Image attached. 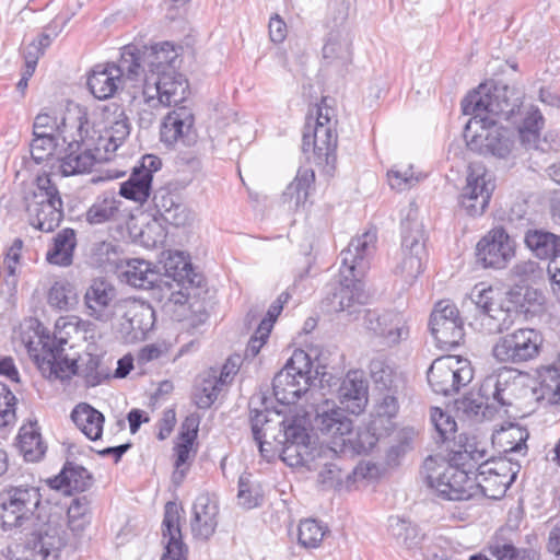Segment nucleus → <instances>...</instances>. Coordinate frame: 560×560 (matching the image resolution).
<instances>
[{
    "mask_svg": "<svg viewBox=\"0 0 560 560\" xmlns=\"http://www.w3.org/2000/svg\"><path fill=\"white\" fill-rule=\"evenodd\" d=\"M249 421L262 457H269L265 447V439L269 436L276 442L281 459L290 467L304 466L314 458L304 417L282 418L279 412L254 409L250 410Z\"/></svg>",
    "mask_w": 560,
    "mask_h": 560,
    "instance_id": "nucleus-1",
    "label": "nucleus"
},
{
    "mask_svg": "<svg viewBox=\"0 0 560 560\" xmlns=\"http://www.w3.org/2000/svg\"><path fill=\"white\" fill-rule=\"evenodd\" d=\"M469 298L478 311L475 324L481 331L489 335L509 329L524 307L521 292L515 290L501 292L483 283L476 284Z\"/></svg>",
    "mask_w": 560,
    "mask_h": 560,
    "instance_id": "nucleus-2",
    "label": "nucleus"
},
{
    "mask_svg": "<svg viewBox=\"0 0 560 560\" xmlns=\"http://www.w3.org/2000/svg\"><path fill=\"white\" fill-rule=\"evenodd\" d=\"M517 387L516 380L508 373L488 375L477 393L456 401L457 410L476 421L492 419L502 407L512 405Z\"/></svg>",
    "mask_w": 560,
    "mask_h": 560,
    "instance_id": "nucleus-3",
    "label": "nucleus"
},
{
    "mask_svg": "<svg viewBox=\"0 0 560 560\" xmlns=\"http://www.w3.org/2000/svg\"><path fill=\"white\" fill-rule=\"evenodd\" d=\"M524 94L518 89L505 84H495L487 89L480 84L462 101L464 115L491 117L495 116L510 120L520 112Z\"/></svg>",
    "mask_w": 560,
    "mask_h": 560,
    "instance_id": "nucleus-4",
    "label": "nucleus"
},
{
    "mask_svg": "<svg viewBox=\"0 0 560 560\" xmlns=\"http://www.w3.org/2000/svg\"><path fill=\"white\" fill-rule=\"evenodd\" d=\"M34 327H36L35 334L38 337L36 346L31 338H23V341L42 375L48 380H70L78 373V365L75 360H70L65 354L63 341H51L50 337L44 334L40 323L31 319L30 328Z\"/></svg>",
    "mask_w": 560,
    "mask_h": 560,
    "instance_id": "nucleus-5",
    "label": "nucleus"
},
{
    "mask_svg": "<svg viewBox=\"0 0 560 560\" xmlns=\"http://www.w3.org/2000/svg\"><path fill=\"white\" fill-rule=\"evenodd\" d=\"M66 544L67 533L57 520L43 522L37 517L23 541L11 551V560H59Z\"/></svg>",
    "mask_w": 560,
    "mask_h": 560,
    "instance_id": "nucleus-6",
    "label": "nucleus"
},
{
    "mask_svg": "<svg viewBox=\"0 0 560 560\" xmlns=\"http://www.w3.org/2000/svg\"><path fill=\"white\" fill-rule=\"evenodd\" d=\"M464 137L469 150L499 159L508 158L515 147L514 130L500 126L493 118L471 117L466 125Z\"/></svg>",
    "mask_w": 560,
    "mask_h": 560,
    "instance_id": "nucleus-7",
    "label": "nucleus"
},
{
    "mask_svg": "<svg viewBox=\"0 0 560 560\" xmlns=\"http://www.w3.org/2000/svg\"><path fill=\"white\" fill-rule=\"evenodd\" d=\"M469 470L447 459L446 464L438 465L430 456L424 460L421 476L428 488L447 501H465L475 495L474 482Z\"/></svg>",
    "mask_w": 560,
    "mask_h": 560,
    "instance_id": "nucleus-8",
    "label": "nucleus"
},
{
    "mask_svg": "<svg viewBox=\"0 0 560 560\" xmlns=\"http://www.w3.org/2000/svg\"><path fill=\"white\" fill-rule=\"evenodd\" d=\"M95 133L96 130L88 119L82 132L73 130L65 135L62 142L66 145L57 151L59 170L63 176L90 172L96 162L107 159L96 145Z\"/></svg>",
    "mask_w": 560,
    "mask_h": 560,
    "instance_id": "nucleus-9",
    "label": "nucleus"
},
{
    "mask_svg": "<svg viewBox=\"0 0 560 560\" xmlns=\"http://www.w3.org/2000/svg\"><path fill=\"white\" fill-rule=\"evenodd\" d=\"M331 108L316 106L314 125L311 124L313 114L308 115L303 132L302 150L304 153L312 151L315 164L334 168L337 160L338 136L335 122H331Z\"/></svg>",
    "mask_w": 560,
    "mask_h": 560,
    "instance_id": "nucleus-10",
    "label": "nucleus"
},
{
    "mask_svg": "<svg viewBox=\"0 0 560 560\" xmlns=\"http://www.w3.org/2000/svg\"><path fill=\"white\" fill-rule=\"evenodd\" d=\"M313 363L304 350H295L272 380V392L278 402L295 404L306 394L313 382Z\"/></svg>",
    "mask_w": 560,
    "mask_h": 560,
    "instance_id": "nucleus-11",
    "label": "nucleus"
},
{
    "mask_svg": "<svg viewBox=\"0 0 560 560\" xmlns=\"http://www.w3.org/2000/svg\"><path fill=\"white\" fill-rule=\"evenodd\" d=\"M42 501L39 488L30 485L9 486L0 492V523L4 530L30 522Z\"/></svg>",
    "mask_w": 560,
    "mask_h": 560,
    "instance_id": "nucleus-12",
    "label": "nucleus"
},
{
    "mask_svg": "<svg viewBox=\"0 0 560 560\" xmlns=\"http://www.w3.org/2000/svg\"><path fill=\"white\" fill-rule=\"evenodd\" d=\"M36 186L34 202L27 207L30 224L42 232H52L63 219L59 190L48 175L37 176Z\"/></svg>",
    "mask_w": 560,
    "mask_h": 560,
    "instance_id": "nucleus-13",
    "label": "nucleus"
},
{
    "mask_svg": "<svg viewBox=\"0 0 560 560\" xmlns=\"http://www.w3.org/2000/svg\"><path fill=\"white\" fill-rule=\"evenodd\" d=\"M131 48H122L117 63L97 65L88 78V88L94 97L107 100L112 97L124 79L137 81V66Z\"/></svg>",
    "mask_w": 560,
    "mask_h": 560,
    "instance_id": "nucleus-14",
    "label": "nucleus"
},
{
    "mask_svg": "<svg viewBox=\"0 0 560 560\" xmlns=\"http://www.w3.org/2000/svg\"><path fill=\"white\" fill-rule=\"evenodd\" d=\"M143 82V96L150 108L158 104L176 106L184 102L188 94V81L176 69L145 74Z\"/></svg>",
    "mask_w": 560,
    "mask_h": 560,
    "instance_id": "nucleus-15",
    "label": "nucleus"
},
{
    "mask_svg": "<svg viewBox=\"0 0 560 560\" xmlns=\"http://www.w3.org/2000/svg\"><path fill=\"white\" fill-rule=\"evenodd\" d=\"M431 335L442 350L458 347L465 337L464 322L457 306L448 300L439 301L431 313Z\"/></svg>",
    "mask_w": 560,
    "mask_h": 560,
    "instance_id": "nucleus-16",
    "label": "nucleus"
},
{
    "mask_svg": "<svg viewBox=\"0 0 560 560\" xmlns=\"http://www.w3.org/2000/svg\"><path fill=\"white\" fill-rule=\"evenodd\" d=\"M541 335L533 328H521L502 336L494 345V358L505 363H524L538 357Z\"/></svg>",
    "mask_w": 560,
    "mask_h": 560,
    "instance_id": "nucleus-17",
    "label": "nucleus"
},
{
    "mask_svg": "<svg viewBox=\"0 0 560 560\" xmlns=\"http://www.w3.org/2000/svg\"><path fill=\"white\" fill-rule=\"evenodd\" d=\"M313 428L320 434L330 438L335 447H331L332 453H337L336 447H343L347 442L351 443V435L353 433V422L346 413L343 408L336 405L335 401L325 399L323 402L315 407V416L312 420Z\"/></svg>",
    "mask_w": 560,
    "mask_h": 560,
    "instance_id": "nucleus-18",
    "label": "nucleus"
},
{
    "mask_svg": "<svg viewBox=\"0 0 560 560\" xmlns=\"http://www.w3.org/2000/svg\"><path fill=\"white\" fill-rule=\"evenodd\" d=\"M460 361L452 355L435 359L430 365L427 378L435 394L450 396L458 393L462 386L467 385L471 378V370L459 366Z\"/></svg>",
    "mask_w": 560,
    "mask_h": 560,
    "instance_id": "nucleus-19",
    "label": "nucleus"
},
{
    "mask_svg": "<svg viewBox=\"0 0 560 560\" xmlns=\"http://www.w3.org/2000/svg\"><path fill=\"white\" fill-rule=\"evenodd\" d=\"M494 187L491 174L483 166L471 165L458 203L468 215H481L489 205Z\"/></svg>",
    "mask_w": 560,
    "mask_h": 560,
    "instance_id": "nucleus-20",
    "label": "nucleus"
},
{
    "mask_svg": "<svg viewBox=\"0 0 560 560\" xmlns=\"http://www.w3.org/2000/svg\"><path fill=\"white\" fill-rule=\"evenodd\" d=\"M124 48H131L137 66V81L145 74H158L162 71L176 69L178 51L170 42H162L151 46L138 47L137 45H127Z\"/></svg>",
    "mask_w": 560,
    "mask_h": 560,
    "instance_id": "nucleus-21",
    "label": "nucleus"
},
{
    "mask_svg": "<svg viewBox=\"0 0 560 560\" xmlns=\"http://www.w3.org/2000/svg\"><path fill=\"white\" fill-rule=\"evenodd\" d=\"M514 242L509 232L502 228H493L476 246L477 261L485 268L502 269L514 256Z\"/></svg>",
    "mask_w": 560,
    "mask_h": 560,
    "instance_id": "nucleus-22",
    "label": "nucleus"
},
{
    "mask_svg": "<svg viewBox=\"0 0 560 560\" xmlns=\"http://www.w3.org/2000/svg\"><path fill=\"white\" fill-rule=\"evenodd\" d=\"M88 109L81 105H73L67 108L59 120L48 113H39L33 124V135H44L65 139V135L75 130L82 132L88 124Z\"/></svg>",
    "mask_w": 560,
    "mask_h": 560,
    "instance_id": "nucleus-23",
    "label": "nucleus"
},
{
    "mask_svg": "<svg viewBox=\"0 0 560 560\" xmlns=\"http://www.w3.org/2000/svg\"><path fill=\"white\" fill-rule=\"evenodd\" d=\"M162 166L159 156L147 154L142 156L138 166H135L130 177L120 185L121 197L143 203L148 200L152 190L153 174Z\"/></svg>",
    "mask_w": 560,
    "mask_h": 560,
    "instance_id": "nucleus-24",
    "label": "nucleus"
},
{
    "mask_svg": "<svg viewBox=\"0 0 560 560\" xmlns=\"http://www.w3.org/2000/svg\"><path fill=\"white\" fill-rule=\"evenodd\" d=\"M104 117L108 126L104 135L95 133L96 145L101 152L114 153L129 137L131 126L121 105L112 103L104 107Z\"/></svg>",
    "mask_w": 560,
    "mask_h": 560,
    "instance_id": "nucleus-25",
    "label": "nucleus"
},
{
    "mask_svg": "<svg viewBox=\"0 0 560 560\" xmlns=\"http://www.w3.org/2000/svg\"><path fill=\"white\" fill-rule=\"evenodd\" d=\"M376 230H369L352 238L348 247L340 254V268L348 273L354 272L355 276H364L376 250Z\"/></svg>",
    "mask_w": 560,
    "mask_h": 560,
    "instance_id": "nucleus-26",
    "label": "nucleus"
},
{
    "mask_svg": "<svg viewBox=\"0 0 560 560\" xmlns=\"http://www.w3.org/2000/svg\"><path fill=\"white\" fill-rule=\"evenodd\" d=\"M116 295V288L112 282L104 278L93 279L83 296L88 315L102 323L112 320Z\"/></svg>",
    "mask_w": 560,
    "mask_h": 560,
    "instance_id": "nucleus-27",
    "label": "nucleus"
},
{
    "mask_svg": "<svg viewBox=\"0 0 560 560\" xmlns=\"http://www.w3.org/2000/svg\"><path fill=\"white\" fill-rule=\"evenodd\" d=\"M364 325L369 331L382 338L387 346L397 345L408 336L405 320L396 312L387 311L381 313L376 310H366Z\"/></svg>",
    "mask_w": 560,
    "mask_h": 560,
    "instance_id": "nucleus-28",
    "label": "nucleus"
},
{
    "mask_svg": "<svg viewBox=\"0 0 560 560\" xmlns=\"http://www.w3.org/2000/svg\"><path fill=\"white\" fill-rule=\"evenodd\" d=\"M195 117L190 109L179 107L168 113L161 126V141L166 145L182 142L191 145L196 142L197 133L194 128Z\"/></svg>",
    "mask_w": 560,
    "mask_h": 560,
    "instance_id": "nucleus-29",
    "label": "nucleus"
},
{
    "mask_svg": "<svg viewBox=\"0 0 560 560\" xmlns=\"http://www.w3.org/2000/svg\"><path fill=\"white\" fill-rule=\"evenodd\" d=\"M339 276V283L331 294L330 304L336 312L347 311L349 314H353L354 307L365 304L369 298L362 281L364 276L345 272L342 268H340Z\"/></svg>",
    "mask_w": 560,
    "mask_h": 560,
    "instance_id": "nucleus-30",
    "label": "nucleus"
},
{
    "mask_svg": "<svg viewBox=\"0 0 560 560\" xmlns=\"http://www.w3.org/2000/svg\"><path fill=\"white\" fill-rule=\"evenodd\" d=\"M400 235L401 253L417 254L427 257L425 243L428 237L416 202H410L408 207L402 210Z\"/></svg>",
    "mask_w": 560,
    "mask_h": 560,
    "instance_id": "nucleus-31",
    "label": "nucleus"
},
{
    "mask_svg": "<svg viewBox=\"0 0 560 560\" xmlns=\"http://www.w3.org/2000/svg\"><path fill=\"white\" fill-rule=\"evenodd\" d=\"M152 202L155 220L160 218L174 226H184L190 220V211L182 201L180 196L172 192L167 187L154 190Z\"/></svg>",
    "mask_w": 560,
    "mask_h": 560,
    "instance_id": "nucleus-32",
    "label": "nucleus"
},
{
    "mask_svg": "<svg viewBox=\"0 0 560 560\" xmlns=\"http://www.w3.org/2000/svg\"><path fill=\"white\" fill-rule=\"evenodd\" d=\"M447 450L451 463L466 468L471 474L481 463H489L485 444L475 436L469 438L466 434H459L458 439L447 446Z\"/></svg>",
    "mask_w": 560,
    "mask_h": 560,
    "instance_id": "nucleus-33",
    "label": "nucleus"
},
{
    "mask_svg": "<svg viewBox=\"0 0 560 560\" xmlns=\"http://www.w3.org/2000/svg\"><path fill=\"white\" fill-rule=\"evenodd\" d=\"M218 503L208 493L198 495L192 505V517L190 520L192 536L208 540L218 526Z\"/></svg>",
    "mask_w": 560,
    "mask_h": 560,
    "instance_id": "nucleus-34",
    "label": "nucleus"
},
{
    "mask_svg": "<svg viewBox=\"0 0 560 560\" xmlns=\"http://www.w3.org/2000/svg\"><path fill=\"white\" fill-rule=\"evenodd\" d=\"M162 534L167 542L161 560H186L187 547L182 539L179 512L175 502L168 501L164 506Z\"/></svg>",
    "mask_w": 560,
    "mask_h": 560,
    "instance_id": "nucleus-35",
    "label": "nucleus"
},
{
    "mask_svg": "<svg viewBox=\"0 0 560 560\" xmlns=\"http://www.w3.org/2000/svg\"><path fill=\"white\" fill-rule=\"evenodd\" d=\"M125 313L121 327L132 340L144 339L155 325V311L145 302L128 301L125 303Z\"/></svg>",
    "mask_w": 560,
    "mask_h": 560,
    "instance_id": "nucleus-36",
    "label": "nucleus"
},
{
    "mask_svg": "<svg viewBox=\"0 0 560 560\" xmlns=\"http://www.w3.org/2000/svg\"><path fill=\"white\" fill-rule=\"evenodd\" d=\"M338 398L353 415L362 412L369 400L368 383L360 371H349L338 388Z\"/></svg>",
    "mask_w": 560,
    "mask_h": 560,
    "instance_id": "nucleus-37",
    "label": "nucleus"
},
{
    "mask_svg": "<svg viewBox=\"0 0 560 560\" xmlns=\"http://www.w3.org/2000/svg\"><path fill=\"white\" fill-rule=\"evenodd\" d=\"M477 483L474 485V491L479 490L483 497L492 500L502 499L516 477L515 472L511 476L500 472L489 463H481L477 467Z\"/></svg>",
    "mask_w": 560,
    "mask_h": 560,
    "instance_id": "nucleus-38",
    "label": "nucleus"
},
{
    "mask_svg": "<svg viewBox=\"0 0 560 560\" xmlns=\"http://www.w3.org/2000/svg\"><path fill=\"white\" fill-rule=\"evenodd\" d=\"M198 427L199 419L194 415L186 417L182 423L178 436L179 442L174 447L176 471L173 478L175 482L180 481L185 477V470L180 469V467L188 464V462L195 457L196 451L194 450V443L198 436Z\"/></svg>",
    "mask_w": 560,
    "mask_h": 560,
    "instance_id": "nucleus-39",
    "label": "nucleus"
},
{
    "mask_svg": "<svg viewBox=\"0 0 560 560\" xmlns=\"http://www.w3.org/2000/svg\"><path fill=\"white\" fill-rule=\"evenodd\" d=\"M92 475L81 465L66 462L60 472L47 480L51 489L71 494L73 491L83 492L92 485Z\"/></svg>",
    "mask_w": 560,
    "mask_h": 560,
    "instance_id": "nucleus-40",
    "label": "nucleus"
},
{
    "mask_svg": "<svg viewBox=\"0 0 560 560\" xmlns=\"http://www.w3.org/2000/svg\"><path fill=\"white\" fill-rule=\"evenodd\" d=\"M162 283L170 285V280L177 282L179 285L199 287L201 278L194 271L190 261L186 259L183 253L175 252L170 254L163 265Z\"/></svg>",
    "mask_w": 560,
    "mask_h": 560,
    "instance_id": "nucleus-41",
    "label": "nucleus"
},
{
    "mask_svg": "<svg viewBox=\"0 0 560 560\" xmlns=\"http://www.w3.org/2000/svg\"><path fill=\"white\" fill-rule=\"evenodd\" d=\"M524 244L539 259L551 261L560 257V235L542 228L527 231Z\"/></svg>",
    "mask_w": 560,
    "mask_h": 560,
    "instance_id": "nucleus-42",
    "label": "nucleus"
},
{
    "mask_svg": "<svg viewBox=\"0 0 560 560\" xmlns=\"http://www.w3.org/2000/svg\"><path fill=\"white\" fill-rule=\"evenodd\" d=\"M124 277L128 284L143 290L160 288L163 281L161 271L143 259L128 260Z\"/></svg>",
    "mask_w": 560,
    "mask_h": 560,
    "instance_id": "nucleus-43",
    "label": "nucleus"
},
{
    "mask_svg": "<svg viewBox=\"0 0 560 560\" xmlns=\"http://www.w3.org/2000/svg\"><path fill=\"white\" fill-rule=\"evenodd\" d=\"M75 247V231L70 228L62 229L54 236L52 246L46 254V260L51 265L68 267L73 261Z\"/></svg>",
    "mask_w": 560,
    "mask_h": 560,
    "instance_id": "nucleus-44",
    "label": "nucleus"
},
{
    "mask_svg": "<svg viewBox=\"0 0 560 560\" xmlns=\"http://www.w3.org/2000/svg\"><path fill=\"white\" fill-rule=\"evenodd\" d=\"M16 445L26 462H38L43 458L47 446L42 439L36 420L20 428Z\"/></svg>",
    "mask_w": 560,
    "mask_h": 560,
    "instance_id": "nucleus-45",
    "label": "nucleus"
},
{
    "mask_svg": "<svg viewBox=\"0 0 560 560\" xmlns=\"http://www.w3.org/2000/svg\"><path fill=\"white\" fill-rule=\"evenodd\" d=\"M71 419L78 429L92 441L101 439L105 418L89 404H79L71 412Z\"/></svg>",
    "mask_w": 560,
    "mask_h": 560,
    "instance_id": "nucleus-46",
    "label": "nucleus"
},
{
    "mask_svg": "<svg viewBox=\"0 0 560 560\" xmlns=\"http://www.w3.org/2000/svg\"><path fill=\"white\" fill-rule=\"evenodd\" d=\"M533 398L546 405L560 402V370L555 366L547 368L540 374L538 386L530 388Z\"/></svg>",
    "mask_w": 560,
    "mask_h": 560,
    "instance_id": "nucleus-47",
    "label": "nucleus"
},
{
    "mask_svg": "<svg viewBox=\"0 0 560 560\" xmlns=\"http://www.w3.org/2000/svg\"><path fill=\"white\" fill-rule=\"evenodd\" d=\"M121 200L112 194H103L96 198L85 213L89 224L96 225L113 221L117 218Z\"/></svg>",
    "mask_w": 560,
    "mask_h": 560,
    "instance_id": "nucleus-48",
    "label": "nucleus"
},
{
    "mask_svg": "<svg viewBox=\"0 0 560 560\" xmlns=\"http://www.w3.org/2000/svg\"><path fill=\"white\" fill-rule=\"evenodd\" d=\"M544 117L540 110L537 107L532 106L527 112L523 124L517 130L518 140L525 149H538L540 131L544 127Z\"/></svg>",
    "mask_w": 560,
    "mask_h": 560,
    "instance_id": "nucleus-49",
    "label": "nucleus"
},
{
    "mask_svg": "<svg viewBox=\"0 0 560 560\" xmlns=\"http://www.w3.org/2000/svg\"><path fill=\"white\" fill-rule=\"evenodd\" d=\"M314 180L315 174L311 168H299L295 178L288 185L282 195L284 201L293 202L295 207L304 205Z\"/></svg>",
    "mask_w": 560,
    "mask_h": 560,
    "instance_id": "nucleus-50",
    "label": "nucleus"
},
{
    "mask_svg": "<svg viewBox=\"0 0 560 560\" xmlns=\"http://www.w3.org/2000/svg\"><path fill=\"white\" fill-rule=\"evenodd\" d=\"M119 246L110 241L93 243L90 250V262L96 268L113 270L118 267Z\"/></svg>",
    "mask_w": 560,
    "mask_h": 560,
    "instance_id": "nucleus-51",
    "label": "nucleus"
},
{
    "mask_svg": "<svg viewBox=\"0 0 560 560\" xmlns=\"http://www.w3.org/2000/svg\"><path fill=\"white\" fill-rule=\"evenodd\" d=\"M430 420L434 427L435 435L433 436L436 443L452 445L455 440L457 424L455 419L444 412L439 407H432L430 411Z\"/></svg>",
    "mask_w": 560,
    "mask_h": 560,
    "instance_id": "nucleus-52",
    "label": "nucleus"
},
{
    "mask_svg": "<svg viewBox=\"0 0 560 560\" xmlns=\"http://www.w3.org/2000/svg\"><path fill=\"white\" fill-rule=\"evenodd\" d=\"M90 500L86 495L74 498L67 510L68 527L75 535H80L90 524Z\"/></svg>",
    "mask_w": 560,
    "mask_h": 560,
    "instance_id": "nucleus-53",
    "label": "nucleus"
},
{
    "mask_svg": "<svg viewBox=\"0 0 560 560\" xmlns=\"http://www.w3.org/2000/svg\"><path fill=\"white\" fill-rule=\"evenodd\" d=\"M425 258V256L400 252L399 259L395 265L393 272L395 276L400 277L405 283L410 285L419 275L422 273Z\"/></svg>",
    "mask_w": 560,
    "mask_h": 560,
    "instance_id": "nucleus-54",
    "label": "nucleus"
},
{
    "mask_svg": "<svg viewBox=\"0 0 560 560\" xmlns=\"http://www.w3.org/2000/svg\"><path fill=\"white\" fill-rule=\"evenodd\" d=\"M237 499L241 506L247 510L262 504L264 493L259 483L250 480L249 474H243L238 478Z\"/></svg>",
    "mask_w": 560,
    "mask_h": 560,
    "instance_id": "nucleus-55",
    "label": "nucleus"
},
{
    "mask_svg": "<svg viewBox=\"0 0 560 560\" xmlns=\"http://www.w3.org/2000/svg\"><path fill=\"white\" fill-rule=\"evenodd\" d=\"M389 530L397 541L407 548H412L421 541L418 526L405 518L398 516L390 517Z\"/></svg>",
    "mask_w": 560,
    "mask_h": 560,
    "instance_id": "nucleus-56",
    "label": "nucleus"
},
{
    "mask_svg": "<svg viewBox=\"0 0 560 560\" xmlns=\"http://www.w3.org/2000/svg\"><path fill=\"white\" fill-rule=\"evenodd\" d=\"M48 303L59 311H69L78 304V293L68 282H56L48 292Z\"/></svg>",
    "mask_w": 560,
    "mask_h": 560,
    "instance_id": "nucleus-57",
    "label": "nucleus"
},
{
    "mask_svg": "<svg viewBox=\"0 0 560 560\" xmlns=\"http://www.w3.org/2000/svg\"><path fill=\"white\" fill-rule=\"evenodd\" d=\"M370 374L377 393L397 389L395 373L383 360L371 361Z\"/></svg>",
    "mask_w": 560,
    "mask_h": 560,
    "instance_id": "nucleus-58",
    "label": "nucleus"
},
{
    "mask_svg": "<svg viewBox=\"0 0 560 560\" xmlns=\"http://www.w3.org/2000/svg\"><path fill=\"white\" fill-rule=\"evenodd\" d=\"M489 552L497 560H539V555L535 549L517 548L512 542L491 545Z\"/></svg>",
    "mask_w": 560,
    "mask_h": 560,
    "instance_id": "nucleus-59",
    "label": "nucleus"
},
{
    "mask_svg": "<svg viewBox=\"0 0 560 560\" xmlns=\"http://www.w3.org/2000/svg\"><path fill=\"white\" fill-rule=\"evenodd\" d=\"M222 386L215 375H208L202 378L194 394L197 407L200 409L209 408L217 400Z\"/></svg>",
    "mask_w": 560,
    "mask_h": 560,
    "instance_id": "nucleus-60",
    "label": "nucleus"
},
{
    "mask_svg": "<svg viewBox=\"0 0 560 560\" xmlns=\"http://www.w3.org/2000/svg\"><path fill=\"white\" fill-rule=\"evenodd\" d=\"M323 57L327 63L343 68L352 62V52L347 42L329 38L323 47Z\"/></svg>",
    "mask_w": 560,
    "mask_h": 560,
    "instance_id": "nucleus-61",
    "label": "nucleus"
},
{
    "mask_svg": "<svg viewBox=\"0 0 560 560\" xmlns=\"http://www.w3.org/2000/svg\"><path fill=\"white\" fill-rule=\"evenodd\" d=\"M388 183L393 189L404 191L412 188L422 179V175L413 172L412 165L395 166L387 173Z\"/></svg>",
    "mask_w": 560,
    "mask_h": 560,
    "instance_id": "nucleus-62",
    "label": "nucleus"
},
{
    "mask_svg": "<svg viewBox=\"0 0 560 560\" xmlns=\"http://www.w3.org/2000/svg\"><path fill=\"white\" fill-rule=\"evenodd\" d=\"M31 142V154L36 164H40L49 156L56 154L60 149L58 148V137H50L44 135H33Z\"/></svg>",
    "mask_w": 560,
    "mask_h": 560,
    "instance_id": "nucleus-63",
    "label": "nucleus"
},
{
    "mask_svg": "<svg viewBox=\"0 0 560 560\" xmlns=\"http://www.w3.org/2000/svg\"><path fill=\"white\" fill-rule=\"evenodd\" d=\"M324 536V527L315 520H304L299 525L298 540L305 548L317 547Z\"/></svg>",
    "mask_w": 560,
    "mask_h": 560,
    "instance_id": "nucleus-64",
    "label": "nucleus"
}]
</instances>
